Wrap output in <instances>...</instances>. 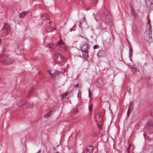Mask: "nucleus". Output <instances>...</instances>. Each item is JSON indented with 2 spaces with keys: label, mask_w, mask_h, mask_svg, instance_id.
I'll use <instances>...</instances> for the list:
<instances>
[{
  "label": "nucleus",
  "mask_w": 153,
  "mask_h": 153,
  "mask_svg": "<svg viewBox=\"0 0 153 153\" xmlns=\"http://www.w3.org/2000/svg\"><path fill=\"white\" fill-rule=\"evenodd\" d=\"M149 24V27L146 30L144 34V37L145 39L148 42L150 43L152 42V32L151 30V28L149 22L148 23Z\"/></svg>",
  "instance_id": "obj_1"
},
{
  "label": "nucleus",
  "mask_w": 153,
  "mask_h": 153,
  "mask_svg": "<svg viewBox=\"0 0 153 153\" xmlns=\"http://www.w3.org/2000/svg\"><path fill=\"white\" fill-rule=\"evenodd\" d=\"M103 14L105 17V19L107 24L110 26H111L112 23V20L111 17L107 9L105 8V10Z\"/></svg>",
  "instance_id": "obj_2"
},
{
  "label": "nucleus",
  "mask_w": 153,
  "mask_h": 153,
  "mask_svg": "<svg viewBox=\"0 0 153 153\" xmlns=\"http://www.w3.org/2000/svg\"><path fill=\"white\" fill-rule=\"evenodd\" d=\"M17 105L21 107L22 108H27V107L29 108H32L33 105V103L31 102H26L25 103L22 101L16 102Z\"/></svg>",
  "instance_id": "obj_3"
},
{
  "label": "nucleus",
  "mask_w": 153,
  "mask_h": 153,
  "mask_svg": "<svg viewBox=\"0 0 153 153\" xmlns=\"http://www.w3.org/2000/svg\"><path fill=\"white\" fill-rule=\"evenodd\" d=\"M53 57L55 61L58 62H62L64 58L63 56L59 53L55 54Z\"/></svg>",
  "instance_id": "obj_4"
},
{
  "label": "nucleus",
  "mask_w": 153,
  "mask_h": 153,
  "mask_svg": "<svg viewBox=\"0 0 153 153\" xmlns=\"http://www.w3.org/2000/svg\"><path fill=\"white\" fill-rule=\"evenodd\" d=\"M57 45L61 46L59 48V50L62 51H65L67 50V48L65 46L64 42L62 41L61 39L57 43Z\"/></svg>",
  "instance_id": "obj_5"
},
{
  "label": "nucleus",
  "mask_w": 153,
  "mask_h": 153,
  "mask_svg": "<svg viewBox=\"0 0 153 153\" xmlns=\"http://www.w3.org/2000/svg\"><path fill=\"white\" fill-rule=\"evenodd\" d=\"M147 6L151 10H153V0H145Z\"/></svg>",
  "instance_id": "obj_6"
},
{
  "label": "nucleus",
  "mask_w": 153,
  "mask_h": 153,
  "mask_svg": "<svg viewBox=\"0 0 153 153\" xmlns=\"http://www.w3.org/2000/svg\"><path fill=\"white\" fill-rule=\"evenodd\" d=\"M94 148L91 145H89L88 147L83 152V153H91L93 152Z\"/></svg>",
  "instance_id": "obj_7"
},
{
  "label": "nucleus",
  "mask_w": 153,
  "mask_h": 153,
  "mask_svg": "<svg viewBox=\"0 0 153 153\" xmlns=\"http://www.w3.org/2000/svg\"><path fill=\"white\" fill-rule=\"evenodd\" d=\"M88 44L86 42H84L83 43V45L81 48V49L82 51H88Z\"/></svg>",
  "instance_id": "obj_8"
},
{
  "label": "nucleus",
  "mask_w": 153,
  "mask_h": 153,
  "mask_svg": "<svg viewBox=\"0 0 153 153\" xmlns=\"http://www.w3.org/2000/svg\"><path fill=\"white\" fill-rule=\"evenodd\" d=\"M102 113H99L96 114V119L98 122H100L102 120Z\"/></svg>",
  "instance_id": "obj_9"
},
{
  "label": "nucleus",
  "mask_w": 153,
  "mask_h": 153,
  "mask_svg": "<svg viewBox=\"0 0 153 153\" xmlns=\"http://www.w3.org/2000/svg\"><path fill=\"white\" fill-rule=\"evenodd\" d=\"M81 6L83 9L85 10H87L90 9V6L89 4L84 3Z\"/></svg>",
  "instance_id": "obj_10"
},
{
  "label": "nucleus",
  "mask_w": 153,
  "mask_h": 153,
  "mask_svg": "<svg viewBox=\"0 0 153 153\" xmlns=\"http://www.w3.org/2000/svg\"><path fill=\"white\" fill-rule=\"evenodd\" d=\"M153 127V122L150 121L147 124V125L145 127V128L146 129H149Z\"/></svg>",
  "instance_id": "obj_11"
},
{
  "label": "nucleus",
  "mask_w": 153,
  "mask_h": 153,
  "mask_svg": "<svg viewBox=\"0 0 153 153\" xmlns=\"http://www.w3.org/2000/svg\"><path fill=\"white\" fill-rule=\"evenodd\" d=\"M105 42L108 43L109 46L112 45L113 44V39L109 37L108 38L105 40Z\"/></svg>",
  "instance_id": "obj_12"
},
{
  "label": "nucleus",
  "mask_w": 153,
  "mask_h": 153,
  "mask_svg": "<svg viewBox=\"0 0 153 153\" xmlns=\"http://www.w3.org/2000/svg\"><path fill=\"white\" fill-rule=\"evenodd\" d=\"M133 108V103L132 102H131L129 104L128 109L127 111V114L128 116L129 115V111H131Z\"/></svg>",
  "instance_id": "obj_13"
},
{
  "label": "nucleus",
  "mask_w": 153,
  "mask_h": 153,
  "mask_svg": "<svg viewBox=\"0 0 153 153\" xmlns=\"http://www.w3.org/2000/svg\"><path fill=\"white\" fill-rule=\"evenodd\" d=\"M131 10V13L133 16L134 18H136L137 16V13H136L134 9L131 7H130Z\"/></svg>",
  "instance_id": "obj_14"
},
{
  "label": "nucleus",
  "mask_w": 153,
  "mask_h": 153,
  "mask_svg": "<svg viewBox=\"0 0 153 153\" xmlns=\"http://www.w3.org/2000/svg\"><path fill=\"white\" fill-rule=\"evenodd\" d=\"M10 27L9 25L7 24L6 23L4 24V26L3 27L2 29V30H5L6 31H8L10 30Z\"/></svg>",
  "instance_id": "obj_15"
},
{
  "label": "nucleus",
  "mask_w": 153,
  "mask_h": 153,
  "mask_svg": "<svg viewBox=\"0 0 153 153\" xmlns=\"http://www.w3.org/2000/svg\"><path fill=\"white\" fill-rule=\"evenodd\" d=\"M82 55L84 58L86 59L88 58V54L87 51H82Z\"/></svg>",
  "instance_id": "obj_16"
},
{
  "label": "nucleus",
  "mask_w": 153,
  "mask_h": 153,
  "mask_svg": "<svg viewBox=\"0 0 153 153\" xmlns=\"http://www.w3.org/2000/svg\"><path fill=\"white\" fill-rule=\"evenodd\" d=\"M56 29V28H54L53 27H46L45 28V30L49 32L53 30H55Z\"/></svg>",
  "instance_id": "obj_17"
},
{
  "label": "nucleus",
  "mask_w": 153,
  "mask_h": 153,
  "mask_svg": "<svg viewBox=\"0 0 153 153\" xmlns=\"http://www.w3.org/2000/svg\"><path fill=\"white\" fill-rule=\"evenodd\" d=\"M53 46L54 45L53 44L50 43L47 46V48H50V49L52 50L53 49Z\"/></svg>",
  "instance_id": "obj_18"
},
{
  "label": "nucleus",
  "mask_w": 153,
  "mask_h": 153,
  "mask_svg": "<svg viewBox=\"0 0 153 153\" xmlns=\"http://www.w3.org/2000/svg\"><path fill=\"white\" fill-rule=\"evenodd\" d=\"M42 20H47L48 19H48L47 15L45 13L43 14V15H42Z\"/></svg>",
  "instance_id": "obj_19"
},
{
  "label": "nucleus",
  "mask_w": 153,
  "mask_h": 153,
  "mask_svg": "<svg viewBox=\"0 0 153 153\" xmlns=\"http://www.w3.org/2000/svg\"><path fill=\"white\" fill-rule=\"evenodd\" d=\"M26 13H27L26 12H22L19 14V17L20 18H22L24 17L26 15Z\"/></svg>",
  "instance_id": "obj_20"
},
{
  "label": "nucleus",
  "mask_w": 153,
  "mask_h": 153,
  "mask_svg": "<svg viewBox=\"0 0 153 153\" xmlns=\"http://www.w3.org/2000/svg\"><path fill=\"white\" fill-rule=\"evenodd\" d=\"M129 57L130 58L131 57V55L133 54V51H132V49L131 47H130L129 48Z\"/></svg>",
  "instance_id": "obj_21"
},
{
  "label": "nucleus",
  "mask_w": 153,
  "mask_h": 153,
  "mask_svg": "<svg viewBox=\"0 0 153 153\" xmlns=\"http://www.w3.org/2000/svg\"><path fill=\"white\" fill-rule=\"evenodd\" d=\"M51 111L50 112H49L47 113L46 114H45L44 115V117H48L51 115Z\"/></svg>",
  "instance_id": "obj_22"
},
{
  "label": "nucleus",
  "mask_w": 153,
  "mask_h": 153,
  "mask_svg": "<svg viewBox=\"0 0 153 153\" xmlns=\"http://www.w3.org/2000/svg\"><path fill=\"white\" fill-rule=\"evenodd\" d=\"M32 91H33V90H29V91H28L29 94L27 95V98H29V96L31 95V92Z\"/></svg>",
  "instance_id": "obj_23"
},
{
  "label": "nucleus",
  "mask_w": 153,
  "mask_h": 153,
  "mask_svg": "<svg viewBox=\"0 0 153 153\" xmlns=\"http://www.w3.org/2000/svg\"><path fill=\"white\" fill-rule=\"evenodd\" d=\"M131 68L134 69V70L135 71H137V68L135 67V66L134 65H132L131 66Z\"/></svg>",
  "instance_id": "obj_24"
},
{
  "label": "nucleus",
  "mask_w": 153,
  "mask_h": 153,
  "mask_svg": "<svg viewBox=\"0 0 153 153\" xmlns=\"http://www.w3.org/2000/svg\"><path fill=\"white\" fill-rule=\"evenodd\" d=\"M47 72H48L49 74L51 77H52L53 76V75L51 73V71L50 70H48Z\"/></svg>",
  "instance_id": "obj_25"
},
{
  "label": "nucleus",
  "mask_w": 153,
  "mask_h": 153,
  "mask_svg": "<svg viewBox=\"0 0 153 153\" xmlns=\"http://www.w3.org/2000/svg\"><path fill=\"white\" fill-rule=\"evenodd\" d=\"M76 28L75 25H74L72 28L70 29V31H72L73 30H75Z\"/></svg>",
  "instance_id": "obj_26"
},
{
  "label": "nucleus",
  "mask_w": 153,
  "mask_h": 153,
  "mask_svg": "<svg viewBox=\"0 0 153 153\" xmlns=\"http://www.w3.org/2000/svg\"><path fill=\"white\" fill-rule=\"evenodd\" d=\"M88 93H89V94H88V97L90 98V101H91V91L90 90H89L88 91Z\"/></svg>",
  "instance_id": "obj_27"
},
{
  "label": "nucleus",
  "mask_w": 153,
  "mask_h": 153,
  "mask_svg": "<svg viewBox=\"0 0 153 153\" xmlns=\"http://www.w3.org/2000/svg\"><path fill=\"white\" fill-rule=\"evenodd\" d=\"M127 90L128 92V93L130 94L131 93V90L130 87H127Z\"/></svg>",
  "instance_id": "obj_28"
},
{
  "label": "nucleus",
  "mask_w": 153,
  "mask_h": 153,
  "mask_svg": "<svg viewBox=\"0 0 153 153\" xmlns=\"http://www.w3.org/2000/svg\"><path fill=\"white\" fill-rule=\"evenodd\" d=\"M85 20L84 18H83L81 19L79 22H81V23H82V22H85Z\"/></svg>",
  "instance_id": "obj_29"
},
{
  "label": "nucleus",
  "mask_w": 153,
  "mask_h": 153,
  "mask_svg": "<svg viewBox=\"0 0 153 153\" xmlns=\"http://www.w3.org/2000/svg\"><path fill=\"white\" fill-rule=\"evenodd\" d=\"M60 74V72L59 71H56L55 72V74L57 75H59Z\"/></svg>",
  "instance_id": "obj_30"
},
{
  "label": "nucleus",
  "mask_w": 153,
  "mask_h": 153,
  "mask_svg": "<svg viewBox=\"0 0 153 153\" xmlns=\"http://www.w3.org/2000/svg\"><path fill=\"white\" fill-rule=\"evenodd\" d=\"M79 27H80L81 28L82 30V24L81 23V22H79Z\"/></svg>",
  "instance_id": "obj_31"
},
{
  "label": "nucleus",
  "mask_w": 153,
  "mask_h": 153,
  "mask_svg": "<svg viewBox=\"0 0 153 153\" xmlns=\"http://www.w3.org/2000/svg\"><path fill=\"white\" fill-rule=\"evenodd\" d=\"M130 146H131V145L130 144H129V146L127 148L128 153H129V149Z\"/></svg>",
  "instance_id": "obj_32"
},
{
  "label": "nucleus",
  "mask_w": 153,
  "mask_h": 153,
  "mask_svg": "<svg viewBox=\"0 0 153 153\" xmlns=\"http://www.w3.org/2000/svg\"><path fill=\"white\" fill-rule=\"evenodd\" d=\"M99 48V46L98 45H95L94 47V49H97V48Z\"/></svg>",
  "instance_id": "obj_33"
},
{
  "label": "nucleus",
  "mask_w": 153,
  "mask_h": 153,
  "mask_svg": "<svg viewBox=\"0 0 153 153\" xmlns=\"http://www.w3.org/2000/svg\"><path fill=\"white\" fill-rule=\"evenodd\" d=\"M93 16L94 17V19H95V20L97 21V19H96V15H95L94 14V13H93Z\"/></svg>",
  "instance_id": "obj_34"
},
{
  "label": "nucleus",
  "mask_w": 153,
  "mask_h": 153,
  "mask_svg": "<svg viewBox=\"0 0 153 153\" xmlns=\"http://www.w3.org/2000/svg\"><path fill=\"white\" fill-rule=\"evenodd\" d=\"M91 107H92V105H91L89 106V110L92 111V109H91Z\"/></svg>",
  "instance_id": "obj_35"
},
{
  "label": "nucleus",
  "mask_w": 153,
  "mask_h": 153,
  "mask_svg": "<svg viewBox=\"0 0 153 153\" xmlns=\"http://www.w3.org/2000/svg\"><path fill=\"white\" fill-rule=\"evenodd\" d=\"M65 71V69H62V71H61V72L62 73H64Z\"/></svg>",
  "instance_id": "obj_36"
},
{
  "label": "nucleus",
  "mask_w": 153,
  "mask_h": 153,
  "mask_svg": "<svg viewBox=\"0 0 153 153\" xmlns=\"http://www.w3.org/2000/svg\"><path fill=\"white\" fill-rule=\"evenodd\" d=\"M67 94V93H65V94H63L62 95V96L64 97V96H65Z\"/></svg>",
  "instance_id": "obj_37"
},
{
  "label": "nucleus",
  "mask_w": 153,
  "mask_h": 153,
  "mask_svg": "<svg viewBox=\"0 0 153 153\" xmlns=\"http://www.w3.org/2000/svg\"><path fill=\"white\" fill-rule=\"evenodd\" d=\"M151 115L152 117H153V109L152 110L151 113Z\"/></svg>",
  "instance_id": "obj_38"
},
{
  "label": "nucleus",
  "mask_w": 153,
  "mask_h": 153,
  "mask_svg": "<svg viewBox=\"0 0 153 153\" xmlns=\"http://www.w3.org/2000/svg\"><path fill=\"white\" fill-rule=\"evenodd\" d=\"M77 109L76 108L74 109V112L76 113L77 112Z\"/></svg>",
  "instance_id": "obj_39"
},
{
  "label": "nucleus",
  "mask_w": 153,
  "mask_h": 153,
  "mask_svg": "<svg viewBox=\"0 0 153 153\" xmlns=\"http://www.w3.org/2000/svg\"><path fill=\"white\" fill-rule=\"evenodd\" d=\"M79 86V85H75L74 86V87H78Z\"/></svg>",
  "instance_id": "obj_40"
},
{
  "label": "nucleus",
  "mask_w": 153,
  "mask_h": 153,
  "mask_svg": "<svg viewBox=\"0 0 153 153\" xmlns=\"http://www.w3.org/2000/svg\"><path fill=\"white\" fill-rule=\"evenodd\" d=\"M137 11H138V12L139 13H141V11L140 10H137Z\"/></svg>",
  "instance_id": "obj_41"
},
{
  "label": "nucleus",
  "mask_w": 153,
  "mask_h": 153,
  "mask_svg": "<svg viewBox=\"0 0 153 153\" xmlns=\"http://www.w3.org/2000/svg\"><path fill=\"white\" fill-rule=\"evenodd\" d=\"M49 24L50 25H51V24H52V22H51V21H50V22H49Z\"/></svg>",
  "instance_id": "obj_42"
},
{
  "label": "nucleus",
  "mask_w": 153,
  "mask_h": 153,
  "mask_svg": "<svg viewBox=\"0 0 153 153\" xmlns=\"http://www.w3.org/2000/svg\"><path fill=\"white\" fill-rule=\"evenodd\" d=\"M13 62V61L11 60L10 61H9V62L12 63Z\"/></svg>",
  "instance_id": "obj_43"
},
{
  "label": "nucleus",
  "mask_w": 153,
  "mask_h": 153,
  "mask_svg": "<svg viewBox=\"0 0 153 153\" xmlns=\"http://www.w3.org/2000/svg\"><path fill=\"white\" fill-rule=\"evenodd\" d=\"M41 152L40 150H39L37 152L38 153H39Z\"/></svg>",
  "instance_id": "obj_44"
},
{
  "label": "nucleus",
  "mask_w": 153,
  "mask_h": 153,
  "mask_svg": "<svg viewBox=\"0 0 153 153\" xmlns=\"http://www.w3.org/2000/svg\"><path fill=\"white\" fill-rule=\"evenodd\" d=\"M127 42L129 44V43H130V42H129V41L128 40L127 41Z\"/></svg>",
  "instance_id": "obj_45"
},
{
  "label": "nucleus",
  "mask_w": 153,
  "mask_h": 153,
  "mask_svg": "<svg viewBox=\"0 0 153 153\" xmlns=\"http://www.w3.org/2000/svg\"><path fill=\"white\" fill-rule=\"evenodd\" d=\"M98 127L99 128H100V125H98Z\"/></svg>",
  "instance_id": "obj_46"
},
{
  "label": "nucleus",
  "mask_w": 153,
  "mask_h": 153,
  "mask_svg": "<svg viewBox=\"0 0 153 153\" xmlns=\"http://www.w3.org/2000/svg\"><path fill=\"white\" fill-rule=\"evenodd\" d=\"M16 53L17 54H18V52H17V50H16Z\"/></svg>",
  "instance_id": "obj_47"
},
{
  "label": "nucleus",
  "mask_w": 153,
  "mask_h": 153,
  "mask_svg": "<svg viewBox=\"0 0 153 153\" xmlns=\"http://www.w3.org/2000/svg\"><path fill=\"white\" fill-rule=\"evenodd\" d=\"M3 61H4V62L5 61V60H3Z\"/></svg>",
  "instance_id": "obj_48"
},
{
  "label": "nucleus",
  "mask_w": 153,
  "mask_h": 153,
  "mask_svg": "<svg viewBox=\"0 0 153 153\" xmlns=\"http://www.w3.org/2000/svg\"><path fill=\"white\" fill-rule=\"evenodd\" d=\"M79 93H78V95H77V96H79Z\"/></svg>",
  "instance_id": "obj_49"
},
{
  "label": "nucleus",
  "mask_w": 153,
  "mask_h": 153,
  "mask_svg": "<svg viewBox=\"0 0 153 153\" xmlns=\"http://www.w3.org/2000/svg\"><path fill=\"white\" fill-rule=\"evenodd\" d=\"M56 153H59V152H56Z\"/></svg>",
  "instance_id": "obj_50"
},
{
  "label": "nucleus",
  "mask_w": 153,
  "mask_h": 153,
  "mask_svg": "<svg viewBox=\"0 0 153 153\" xmlns=\"http://www.w3.org/2000/svg\"><path fill=\"white\" fill-rule=\"evenodd\" d=\"M36 153H38L37 152Z\"/></svg>",
  "instance_id": "obj_51"
}]
</instances>
